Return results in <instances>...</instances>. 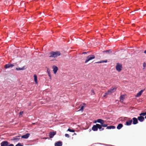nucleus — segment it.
Masks as SVG:
<instances>
[{
    "mask_svg": "<svg viewBox=\"0 0 146 146\" xmlns=\"http://www.w3.org/2000/svg\"><path fill=\"white\" fill-rule=\"evenodd\" d=\"M50 54L49 57H53L55 58L60 56L61 54L60 52L59 51H52L50 53Z\"/></svg>",
    "mask_w": 146,
    "mask_h": 146,
    "instance_id": "obj_1",
    "label": "nucleus"
},
{
    "mask_svg": "<svg viewBox=\"0 0 146 146\" xmlns=\"http://www.w3.org/2000/svg\"><path fill=\"white\" fill-rule=\"evenodd\" d=\"M95 58V56L94 55L92 54L89 55L87 57L85 63H86L90 60L94 59Z\"/></svg>",
    "mask_w": 146,
    "mask_h": 146,
    "instance_id": "obj_2",
    "label": "nucleus"
},
{
    "mask_svg": "<svg viewBox=\"0 0 146 146\" xmlns=\"http://www.w3.org/2000/svg\"><path fill=\"white\" fill-rule=\"evenodd\" d=\"M122 65L118 63L117 64L116 66V69L117 71L119 72H120L122 70Z\"/></svg>",
    "mask_w": 146,
    "mask_h": 146,
    "instance_id": "obj_3",
    "label": "nucleus"
},
{
    "mask_svg": "<svg viewBox=\"0 0 146 146\" xmlns=\"http://www.w3.org/2000/svg\"><path fill=\"white\" fill-rule=\"evenodd\" d=\"M9 144V143L7 141H4L1 143V146H7Z\"/></svg>",
    "mask_w": 146,
    "mask_h": 146,
    "instance_id": "obj_4",
    "label": "nucleus"
},
{
    "mask_svg": "<svg viewBox=\"0 0 146 146\" xmlns=\"http://www.w3.org/2000/svg\"><path fill=\"white\" fill-rule=\"evenodd\" d=\"M138 119L140 122H142L145 120V118L142 115H140V116L138 117Z\"/></svg>",
    "mask_w": 146,
    "mask_h": 146,
    "instance_id": "obj_5",
    "label": "nucleus"
},
{
    "mask_svg": "<svg viewBox=\"0 0 146 146\" xmlns=\"http://www.w3.org/2000/svg\"><path fill=\"white\" fill-rule=\"evenodd\" d=\"M133 124L134 125H135L138 123V121L137 118L136 117H133L132 119Z\"/></svg>",
    "mask_w": 146,
    "mask_h": 146,
    "instance_id": "obj_6",
    "label": "nucleus"
},
{
    "mask_svg": "<svg viewBox=\"0 0 146 146\" xmlns=\"http://www.w3.org/2000/svg\"><path fill=\"white\" fill-rule=\"evenodd\" d=\"M56 134V132L51 131L49 133V137L50 138H52Z\"/></svg>",
    "mask_w": 146,
    "mask_h": 146,
    "instance_id": "obj_7",
    "label": "nucleus"
},
{
    "mask_svg": "<svg viewBox=\"0 0 146 146\" xmlns=\"http://www.w3.org/2000/svg\"><path fill=\"white\" fill-rule=\"evenodd\" d=\"M14 65L13 64H8L5 65L4 66V68H7L10 67H12L14 66Z\"/></svg>",
    "mask_w": 146,
    "mask_h": 146,
    "instance_id": "obj_8",
    "label": "nucleus"
},
{
    "mask_svg": "<svg viewBox=\"0 0 146 146\" xmlns=\"http://www.w3.org/2000/svg\"><path fill=\"white\" fill-rule=\"evenodd\" d=\"M129 120H128L126 122V125H131L132 122V120H130V118H129L128 119Z\"/></svg>",
    "mask_w": 146,
    "mask_h": 146,
    "instance_id": "obj_9",
    "label": "nucleus"
},
{
    "mask_svg": "<svg viewBox=\"0 0 146 146\" xmlns=\"http://www.w3.org/2000/svg\"><path fill=\"white\" fill-rule=\"evenodd\" d=\"M117 88L116 86H115L114 87H112L109 90L111 92V93L115 91L117 89Z\"/></svg>",
    "mask_w": 146,
    "mask_h": 146,
    "instance_id": "obj_10",
    "label": "nucleus"
},
{
    "mask_svg": "<svg viewBox=\"0 0 146 146\" xmlns=\"http://www.w3.org/2000/svg\"><path fill=\"white\" fill-rule=\"evenodd\" d=\"M53 71L54 72V74H56V73L57 72V70H58V67L55 66H53Z\"/></svg>",
    "mask_w": 146,
    "mask_h": 146,
    "instance_id": "obj_11",
    "label": "nucleus"
},
{
    "mask_svg": "<svg viewBox=\"0 0 146 146\" xmlns=\"http://www.w3.org/2000/svg\"><path fill=\"white\" fill-rule=\"evenodd\" d=\"M97 124H96V125H94L93 126L92 128V129L93 131H97L98 130V126H97Z\"/></svg>",
    "mask_w": 146,
    "mask_h": 146,
    "instance_id": "obj_12",
    "label": "nucleus"
},
{
    "mask_svg": "<svg viewBox=\"0 0 146 146\" xmlns=\"http://www.w3.org/2000/svg\"><path fill=\"white\" fill-rule=\"evenodd\" d=\"M30 135V134L27 133L25 135H22L21 136V138H24V139H27L29 137Z\"/></svg>",
    "mask_w": 146,
    "mask_h": 146,
    "instance_id": "obj_13",
    "label": "nucleus"
},
{
    "mask_svg": "<svg viewBox=\"0 0 146 146\" xmlns=\"http://www.w3.org/2000/svg\"><path fill=\"white\" fill-rule=\"evenodd\" d=\"M145 90V89L142 90H141L140 92H139L138 93L136 96V97H139L140 96H141L143 92Z\"/></svg>",
    "mask_w": 146,
    "mask_h": 146,
    "instance_id": "obj_14",
    "label": "nucleus"
},
{
    "mask_svg": "<svg viewBox=\"0 0 146 146\" xmlns=\"http://www.w3.org/2000/svg\"><path fill=\"white\" fill-rule=\"evenodd\" d=\"M111 93L109 90L107 92L105 93V94L103 96V97H106L107 95H110Z\"/></svg>",
    "mask_w": 146,
    "mask_h": 146,
    "instance_id": "obj_15",
    "label": "nucleus"
},
{
    "mask_svg": "<svg viewBox=\"0 0 146 146\" xmlns=\"http://www.w3.org/2000/svg\"><path fill=\"white\" fill-rule=\"evenodd\" d=\"M62 145V143L61 141H58L55 144V146H61Z\"/></svg>",
    "mask_w": 146,
    "mask_h": 146,
    "instance_id": "obj_16",
    "label": "nucleus"
},
{
    "mask_svg": "<svg viewBox=\"0 0 146 146\" xmlns=\"http://www.w3.org/2000/svg\"><path fill=\"white\" fill-rule=\"evenodd\" d=\"M102 127H106L108 125L105 123V121H104L103 122L101 123L100 125Z\"/></svg>",
    "mask_w": 146,
    "mask_h": 146,
    "instance_id": "obj_17",
    "label": "nucleus"
},
{
    "mask_svg": "<svg viewBox=\"0 0 146 146\" xmlns=\"http://www.w3.org/2000/svg\"><path fill=\"white\" fill-rule=\"evenodd\" d=\"M83 105H84L82 106L80 109V110H79L78 111H81L82 112L83 111L84 109V105H85V104L84 103Z\"/></svg>",
    "mask_w": 146,
    "mask_h": 146,
    "instance_id": "obj_18",
    "label": "nucleus"
},
{
    "mask_svg": "<svg viewBox=\"0 0 146 146\" xmlns=\"http://www.w3.org/2000/svg\"><path fill=\"white\" fill-rule=\"evenodd\" d=\"M123 125L121 123H120L118 125L117 128L118 129H120L123 127Z\"/></svg>",
    "mask_w": 146,
    "mask_h": 146,
    "instance_id": "obj_19",
    "label": "nucleus"
},
{
    "mask_svg": "<svg viewBox=\"0 0 146 146\" xmlns=\"http://www.w3.org/2000/svg\"><path fill=\"white\" fill-rule=\"evenodd\" d=\"M34 81L35 82L36 84L38 83V81L37 80V76L36 74H35L34 76Z\"/></svg>",
    "mask_w": 146,
    "mask_h": 146,
    "instance_id": "obj_20",
    "label": "nucleus"
},
{
    "mask_svg": "<svg viewBox=\"0 0 146 146\" xmlns=\"http://www.w3.org/2000/svg\"><path fill=\"white\" fill-rule=\"evenodd\" d=\"M106 127V129H114L115 128V127L114 126H107Z\"/></svg>",
    "mask_w": 146,
    "mask_h": 146,
    "instance_id": "obj_21",
    "label": "nucleus"
},
{
    "mask_svg": "<svg viewBox=\"0 0 146 146\" xmlns=\"http://www.w3.org/2000/svg\"><path fill=\"white\" fill-rule=\"evenodd\" d=\"M20 137V136H18L17 137H14L13 139V140L15 141H18L20 139V138H19Z\"/></svg>",
    "mask_w": 146,
    "mask_h": 146,
    "instance_id": "obj_22",
    "label": "nucleus"
},
{
    "mask_svg": "<svg viewBox=\"0 0 146 146\" xmlns=\"http://www.w3.org/2000/svg\"><path fill=\"white\" fill-rule=\"evenodd\" d=\"M104 121V120H103L99 119H97V121H96L95 122V123L98 122V123H100L101 124L102 123V122L103 121Z\"/></svg>",
    "mask_w": 146,
    "mask_h": 146,
    "instance_id": "obj_23",
    "label": "nucleus"
},
{
    "mask_svg": "<svg viewBox=\"0 0 146 146\" xmlns=\"http://www.w3.org/2000/svg\"><path fill=\"white\" fill-rule=\"evenodd\" d=\"M107 62V60H102V61H100L97 62H96V63L99 64V63H104V62L106 63V62Z\"/></svg>",
    "mask_w": 146,
    "mask_h": 146,
    "instance_id": "obj_24",
    "label": "nucleus"
},
{
    "mask_svg": "<svg viewBox=\"0 0 146 146\" xmlns=\"http://www.w3.org/2000/svg\"><path fill=\"white\" fill-rule=\"evenodd\" d=\"M25 66H23V67L21 68H16V70H25Z\"/></svg>",
    "mask_w": 146,
    "mask_h": 146,
    "instance_id": "obj_25",
    "label": "nucleus"
},
{
    "mask_svg": "<svg viewBox=\"0 0 146 146\" xmlns=\"http://www.w3.org/2000/svg\"><path fill=\"white\" fill-rule=\"evenodd\" d=\"M120 99L121 101L123 100L124 99V96L123 95H121L120 97Z\"/></svg>",
    "mask_w": 146,
    "mask_h": 146,
    "instance_id": "obj_26",
    "label": "nucleus"
},
{
    "mask_svg": "<svg viewBox=\"0 0 146 146\" xmlns=\"http://www.w3.org/2000/svg\"><path fill=\"white\" fill-rule=\"evenodd\" d=\"M103 52H106V53H111L112 52L111 51V50H108L104 51H103Z\"/></svg>",
    "mask_w": 146,
    "mask_h": 146,
    "instance_id": "obj_27",
    "label": "nucleus"
},
{
    "mask_svg": "<svg viewBox=\"0 0 146 146\" xmlns=\"http://www.w3.org/2000/svg\"><path fill=\"white\" fill-rule=\"evenodd\" d=\"M47 72L48 73L49 76L50 77V78H51V76L50 75V71L49 70V69L47 68Z\"/></svg>",
    "mask_w": 146,
    "mask_h": 146,
    "instance_id": "obj_28",
    "label": "nucleus"
},
{
    "mask_svg": "<svg viewBox=\"0 0 146 146\" xmlns=\"http://www.w3.org/2000/svg\"><path fill=\"white\" fill-rule=\"evenodd\" d=\"M97 126H98V129H99L100 131V130L101 129V128L102 127V126L101 125L98 124H97Z\"/></svg>",
    "mask_w": 146,
    "mask_h": 146,
    "instance_id": "obj_29",
    "label": "nucleus"
},
{
    "mask_svg": "<svg viewBox=\"0 0 146 146\" xmlns=\"http://www.w3.org/2000/svg\"><path fill=\"white\" fill-rule=\"evenodd\" d=\"M139 115H142L143 116H144L146 115V112L144 113H141L139 114Z\"/></svg>",
    "mask_w": 146,
    "mask_h": 146,
    "instance_id": "obj_30",
    "label": "nucleus"
},
{
    "mask_svg": "<svg viewBox=\"0 0 146 146\" xmlns=\"http://www.w3.org/2000/svg\"><path fill=\"white\" fill-rule=\"evenodd\" d=\"M67 131H68L70 132H74L75 131L74 130H73V129H71L70 128L68 129Z\"/></svg>",
    "mask_w": 146,
    "mask_h": 146,
    "instance_id": "obj_31",
    "label": "nucleus"
},
{
    "mask_svg": "<svg viewBox=\"0 0 146 146\" xmlns=\"http://www.w3.org/2000/svg\"><path fill=\"white\" fill-rule=\"evenodd\" d=\"M15 146H23V145H22L21 143H19L18 144H17Z\"/></svg>",
    "mask_w": 146,
    "mask_h": 146,
    "instance_id": "obj_32",
    "label": "nucleus"
},
{
    "mask_svg": "<svg viewBox=\"0 0 146 146\" xmlns=\"http://www.w3.org/2000/svg\"><path fill=\"white\" fill-rule=\"evenodd\" d=\"M65 136L66 137H67L68 138H69L70 137L69 135L68 134H65Z\"/></svg>",
    "mask_w": 146,
    "mask_h": 146,
    "instance_id": "obj_33",
    "label": "nucleus"
},
{
    "mask_svg": "<svg viewBox=\"0 0 146 146\" xmlns=\"http://www.w3.org/2000/svg\"><path fill=\"white\" fill-rule=\"evenodd\" d=\"M91 92L92 93H93V94H95L94 91L93 89H92L91 90Z\"/></svg>",
    "mask_w": 146,
    "mask_h": 146,
    "instance_id": "obj_34",
    "label": "nucleus"
},
{
    "mask_svg": "<svg viewBox=\"0 0 146 146\" xmlns=\"http://www.w3.org/2000/svg\"><path fill=\"white\" fill-rule=\"evenodd\" d=\"M143 66L144 67H145L146 66V64L145 62L143 64Z\"/></svg>",
    "mask_w": 146,
    "mask_h": 146,
    "instance_id": "obj_35",
    "label": "nucleus"
},
{
    "mask_svg": "<svg viewBox=\"0 0 146 146\" xmlns=\"http://www.w3.org/2000/svg\"><path fill=\"white\" fill-rule=\"evenodd\" d=\"M23 111H21L20 112H19V115H22V114H23Z\"/></svg>",
    "mask_w": 146,
    "mask_h": 146,
    "instance_id": "obj_36",
    "label": "nucleus"
},
{
    "mask_svg": "<svg viewBox=\"0 0 146 146\" xmlns=\"http://www.w3.org/2000/svg\"><path fill=\"white\" fill-rule=\"evenodd\" d=\"M7 146H14L13 144H8V145Z\"/></svg>",
    "mask_w": 146,
    "mask_h": 146,
    "instance_id": "obj_37",
    "label": "nucleus"
},
{
    "mask_svg": "<svg viewBox=\"0 0 146 146\" xmlns=\"http://www.w3.org/2000/svg\"><path fill=\"white\" fill-rule=\"evenodd\" d=\"M104 128H101V130H100V131H102L103 130H104Z\"/></svg>",
    "mask_w": 146,
    "mask_h": 146,
    "instance_id": "obj_38",
    "label": "nucleus"
},
{
    "mask_svg": "<svg viewBox=\"0 0 146 146\" xmlns=\"http://www.w3.org/2000/svg\"><path fill=\"white\" fill-rule=\"evenodd\" d=\"M48 138H47V137H44V138L43 139H48Z\"/></svg>",
    "mask_w": 146,
    "mask_h": 146,
    "instance_id": "obj_39",
    "label": "nucleus"
},
{
    "mask_svg": "<svg viewBox=\"0 0 146 146\" xmlns=\"http://www.w3.org/2000/svg\"><path fill=\"white\" fill-rule=\"evenodd\" d=\"M144 53H145V54H146V50H145L144 51Z\"/></svg>",
    "mask_w": 146,
    "mask_h": 146,
    "instance_id": "obj_40",
    "label": "nucleus"
},
{
    "mask_svg": "<svg viewBox=\"0 0 146 146\" xmlns=\"http://www.w3.org/2000/svg\"><path fill=\"white\" fill-rule=\"evenodd\" d=\"M91 131V129H90L89 130V131Z\"/></svg>",
    "mask_w": 146,
    "mask_h": 146,
    "instance_id": "obj_41",
    "label": "nucleus"
},
{
    "mask_svg": "<svg viewBox=\"0 0 146 146\" xmlns=\"http://www.w3.org/2000/svg\"><path fill=\"white\" fill-rule=\"evenodd\" d=\"M145 118L146 119V116H145Z\"/></svg>",
    "mask_w": 146,
    "mask_h": 146,
    "instance_id": "obj_42",
    "label": "nucleus"
}]
</instances>
